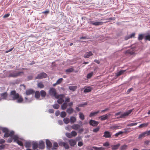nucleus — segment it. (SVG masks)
<instances>
[{"mask_svg":"<svg viewBox=\"0 0 150 150\" xmlns=\"http://www.w3.org/2000/svg\"><path fill=\"white\" fill-rule=\"evenodd\" d=\"M16 100V102L21 103L23 101V98L19 94L16 93L15 90L11 91L8 96L7 92L1 93L0 96V100Z\"/></svg>","mask_w":150,"mask_h":150,"instance_id":"nucleus-1","label":"nucleus"},{"mask_svg":"<svg viewBox=\"0 0 150 150\" xmlns=\"http://www.w3.org/2000/svg\"><path fill=\"white\" fill-rule=\"evenodd\" d=\"M10 71L12 72L9 74L8 76V77L16 78L18 76H21L24 74V72L23 71H19L16 72L15 70H11Z\"/></svg>","mask_w":150,"mask_h":150,"instance_id":"nucleus-2","label":"nucleus"},{"mask_svg":"<svg viewBox=\"0 0 150 150\" xmlns=\"http://www.w3.org/2000/svg\"><path fill=\"white\" fill-rule=\"evenodd\" d=\"M50 95L52 96L55 97L56 98H58L59 95H57V91L55 88H51L49 91Z\"/></svg>","mask_w":150,"mask_h":150,"instance_id":"nucleus-3","label":"nucleus"},{"mask_svg":"<svg viewBox=\"0 0 150 150\" xmlns=\"http://www.w3.org/2000/svg\"><path fill=\"white\" fill-rule=\"evenodd\" d=\"M88 22L89 24L95 26H98L99 25H101L103 24V22H98L97 21H93L91 19L88 20Z\"/></svg>","mask_w":150,"mask_h":150,"instance_id":"nucleus-4","label":"nucleus"},{"mask_svg":"<svg viewBox=\"0 0 150 150\" xmlns=\"http://www.w3.org/2000/svg\"><path fill=\"white\" fill-rule=\"evenodd\" d=\"M13 142L17 143L18 144L21 146H23V143L22 142L19 141V139H22L19 138L17 135H15L13 136Z\"/></svg>","mask_w":150,"mask_h":150,"instance_id":"nucleus-5","label":"nucleus"},{"mask_svg":"<svg viewBox=\"0 0 150 150\" xmlns=\"http://www.w3.org/2000/svg\"><path fill=\"white\" fill-rule=\"evenodd\" d=\"M132 111V110L130 109L123 113L122 112L121 115L117 117V118L119 119L120 118H124L126 116H128L131 113Z\"/></svg>","mask_w":150,"mask_h":150,"instance_id":"nucleus-6","label":"nucleus"},{"mask_svg":"<svg viewBox=\"0 0 150 150\" xmlns=\"http://www.w3.org/2000/svg\"><path fill=\"white\" fill-rule=\"evenodd\" d=\"M47 74L45 72H42L38 74L37 76L35 78V79H41L43 78H45L47 77Z\"/></svg>","mask_w":150,"mask_h":150,"instance_id":"nucleus-7","label":"nucleus"},{"mask_svg":"<svg viewBox=\"0 0 150 150\" xmlns=\"http://www.w3.org/2000/svg\"><path fill=\"white\" fill-rule=\"evenodd\" d=\"M89 123L91 126L96 127L98 125L99 122L94 120H91L89 122Z\"/></svg>","mask_w":150,"mask_h":150,"instance_id":"nucleus-8","label":"nucleus"},{"mask_svg":"<svg viewBox=\"0 0 150 150\" xmlns=\"http://www.w3.org/2000/svg\"><path fill=\"white\" fill-rule=\"evenodd\" d=\"M35 93V91L33 89H27L25 91V94L27 96L33 94Z\"/></svg>","mask_w":150,"mask_h":150,"instance_id":"nucleus-9","label":"nucleus"},{"mask_svg":"<svg viewBox=\"0 0 150 150\" xmlns=\"http://www.w3.org/2000/svg\"><path fill=\"white\" fill-rule=\"evenodd\" d=\"M111 133L108 131H105L104 132V134L103 136L105 138H110L111 137Z\"/></svg>","mask_w":150,"mask_h":150,"instance_id":"nucleus-10","label":"nucleus"},{"mask_svg":"<svg viewBox=\"0 0 150 150\" xmlns=\"http://www.w3.org/2000/svg\"><path fill=\"white\" fill-rule=\"evenodd\" d=\"M38 148L40 149H43L44 148L45 142L42 140H40L39 142V144H38Z\"/></svg>","mask_w":150,"mask_h":150,"instance_id":"nucleus-11","label":"nucleus"},{"mask_svg":"<svg viewBox=\"0 0 150 150\" xmlns=\"http://www.w3.org/2000/svg\"><path fill=\"white\" fill-rule=\"evenodd\" d=\"M93 55L92 52L91 51L86 52L84 55V57L85 58H88L90 56Z\"/></svg>","mask_w":150,"mask_h":150,"instance_id":"nucleus-12","label":"nucleus"},{"mask_svg":"<svg viewBox=\"0 0 150 150\" xmlns=\"http://www.w3.org/2000/svg\"><path fill=\"white\" fill-rule=\"evenodd\" d=\"M46 143L47 148L50 149V148L52 147V144L51 142L48 139H47L46 141Z\"/></svg>","mask_w":150,"mask_h":150,"instance_id":"nucleus-13","label":"nucleus"},{"mask_svg":"<svg viewBox=\"0 0 150 150\" xmlns=\"http://www.w3.org/2000/svg\"><path fill=\"white\" fill-rule=\"evenodd\" d=\"M69 142L70 145L72 146H74L76 144V141L74 139H70L69 141Z\"/></svg>","mask_w":150,"mask_h":150,"instance_id":"nucleus-14","label":"nucleus"},{"mask_svg":"<svg viewBox=\"0 0 150 150\" xmlns=\"http://www.w3.org/2000/svg\"><path fill=\"white\" fill-rule=\"evenodd\" d=\"M110 115V114L107 115L106 114L101 116L99 117L100 118V119L101 120H104L107 119Z\"/></svg>","mask_w":150,"mask_h":150,"instance_id":"nucleus-15","label":"nucleus"},{"mask_svg":"<svg viewBox=\"0 0 150 150\" xmlns=\"http://www.w3.org/2000/svg\"><path fill=\"white\" fill-rule=\"evenodd\" d=\"M80 127V125L78 124H74L71 126V128L75 130H77L79 129Z\"/></svg>","mask_w":150,"mask_h":150,"instance_id":"nucleus-16","label":"nucleus"},{"mask_svg":"<svg viewBox=\"0 0 150 150\" xmlns=\"http://www.w3.org/2000/svg\"><path fill=\"white\" fill-rule=\"evenodd\" d=\"M74 111V109L71 107H69L66 110L67 112L69 115L72 113Z\"/></svg>","mask_w":150,"mask_h":150,"instance_id":"nucleus-17","label":"nucleus"},{"mask_svg":"<svg viewBox=\"0 0 150 150\" xmlns=\"http://www.w3.org/2000/svg\"><path fill=\"white\" fill-rule=\"evenodd\" d=\"M70 121L71 124L74 123L76 121V118L75 117L72 116L70 117Z\"/></svg>","mask_w":150,"mask_h":150,"instance_id":"nucleus-18","label":"nucleus"},{"mask_svg":"<svg viewBox=\"0 0 150 150\" xmlns=\"http://www.w3.org/2000/svg\"><path fill=\"white\" fill-rule=\"evenodd\" d=\"M32 144L33 145V148L34 149H37L38 147V143L36 142H33Z\"/></svg>","mask_w":150,"mask_h":150,"instance_id":"nucleus-19","label":"nucleus"},{"mask_svg":"<svg viewBox=\"0 0 150 150\" xmlns=\"http://www.w3.org/2000/svg\"><path fill=\"white\" fill-rule=\"evenodd\" d=\"M120 144H118L116 145H112L111 146L112 149V150H116L117 149L119 146H120Z\"/></svg>","mask_w":150,"mask_h":150,"instance_id":"nucleus-20","label":"nucleus"},{"mask_svg":"<svg viewBox=\"0 0 150 150\" xmlns=\"http://www.w3.org/2000/svg\"><path fill=\"white\" fill-rule=\"evenodd\" d=\"M99 112V111L98 110L96 112H92L90 113L89 115V117H92L95 116L96 114Z\"/></svg>","mask_w":150,"mask_h":150,"instance_id":"nucleus-21","label":"nucleus"},{"mask_svg":"<svg viewBox=\"0 0 150 150\" xmlns=\"http://www.w3.org/2000/svg\"><path fill=\"white\" fill-rule=\"evenodd\" d=\"M79 115L80 119L82 120H83L85 119V116L83 113L80 112L79 113Z\"/></svg>","mask_w":150,"mask_h":150,"instance_id":"nucleus-22","label":"nucleus"},{"mask_svg":"<svg viewBox=\"0 0 150 150\" xmlns=\"http://www.w3.org/2000/svg\"><path fill=\"white\" fill-rule=\"evenodd\" d=\"M146 135H147V133L146 131L140 134L138 138L139 139H141L142 138L144 137Z\"/></svg>","mask_w":150,"mask_h":150,"instance_id":"nucleus-23","label":"nucleus"},{"mask_svg":"<svg viewBox=\"0 0 150 150\" xmlns=\"http://www.w3.org/2000/svg\"><path fill=\"white\" fill-rule=\"evenodd\" d=\"M0 129H1L3 132L4 133L8 132H9L8 129L7 128L2 127H0Z\"/></svg>","mask_w":150,"mask_h":150,"instance_id":"nucleus-24","label":"nucleus"},{"mask_svg":"<svg viewBox=\"0 0 150 150\" xmlns=\"http://www.w3.org/2000/svg\"><path fill=\"white\" fill-rule=\"evenodd\" d=\"M35 93V97L37 99L39 98L40 96V94L39 91H37Z\"/></svg>","mask_w":150,"mask_h":150,"instance_id":"nucleus-25","label":"nucleus"},{"mask_svg":"<svg viewBox=\"0 0 150 150\" xmlns=\"http://www.w3.org/2000/svg\"><path fill=\"white\" fill-rule=\"evenodd\" d=\"M69 88L70 90L72 91H75L77 88V86H69Z\"/></svg>","mask_w":150,"mask_h":150,"instance_id":"nucleus-26","label":"nucleus"},{"mask_svg":"<svg viewBox=\"0 0 150 150\" xmlns=\"http://www.w3.org/2000/svg\"><path fill=\"white\" fill-rule=\"evenodd\" d=\"M92 148L94 149L95 150H104V148L102 147H97L96 146H93ZM90 150H93V149H90Z\"/></svg>","mask_w":150,"mask_h":150,"instance_id":"nucleus-27","label":"nucleus"},{"mask_svg":"<svg viewBox=\"0 0 150 150\" xmlns=\"http://www.w3.org/2000/svg\"><path fill=\"white\" fill-rule=\"evenodd\" d=\"M92 90V88L90 87H88L86 88L84 90V93H88L90 92Z\"/></svg>","mask_w":150,"mask_h":150,"instance_id":"nucleus-28","label":"nucleus"},{"mask_svg":"<svg viewBox=\"0 0 150 150\" xmlns=\"http://www.w3.org/2000/svg\"><path fill=\"white\" fill-rule=\"evenodd\" d=\"M58 147V144L56 142H54L53 143V146L52 148V150H56L57 148Z\"/></svg>","mask_w":150,"mask_h":150,"instance_id":"nucleus-29","label":"nucleus"},{"mask_svg":"<svg viewBox=\"0 0 150 150\" xmlns=\"http://www.w3.org/2000/svg\"><path fill=\"white\" fill-rule=\"evenodd\" d=\"M67 103L64 102L61 105V109L62 110H65L67 107V105L66 104Z\"/></svg>","mask_w":150,"mask_h":150,"instance_id":"nucleus-30","label":"nucleus"},{"mask_svg":"<svg viewBox=\"0 0 150 150\" xmlns=\"http://www.w3.org/2000/svg\"><path fill=\"white\" fill-rule=\"evenodd\" d=\"M31 146V142L30 141L26 142L25 143V147L26 148H30Z\"/></svg>","mask_w":150,"mask_h":150,"instance_id":"nucleus-31","label":"nucleus"},{"mask_svg":"<svg viewBox=\"0 0 150 150\" xmlns=\"http://www.w3.org/2000/svg\"><path fill=\"white\" fill-rule=\"evenodd\" d=\"M40 94L42 97H44L46 95V93L44 90H41L40 92Z\"/></svg>","mask_w":150,"mask_h":150,"instance_id":"nucleus-32","label":"nucleus"},{"mask_svg":"<svg viewBox=\"0 0 150 150\" xmlns=\"http://www.w3.org/2000/svg\"><path fill=\"white\" fill-rule=\"evenodd\" d=\"M149 123H146L143 124H142L140 125L138 127L139 128H142L143 127H146L147 126Z\"/></svg>","mask_w":150,"mask_h":150,"instance_id":"nucleus-33","label":"nucleus"},{"mask_svg":"<svg viewBox=\"0 0 150 150\" xmlns=\"http://www.w3.org/2000/svg\"><path fill=\"white\" fill-rule=\"evenodd\" d=\"M144 38V34H139L138 37V40H142Z\"/></svg>","mask_w":150,"mask_h":150,"instance_id":"nucleus-34","label":"nucleus"},{"mask_svg":"<svg viewBox=\"0 0 150 150\" xmlns=\"http://www.w3.org/2000/svg\"><path fill=\"white\" fill-rule=\"evenodd\" d=\"M63 121L66 124H67L69 122V119L67 117H66L64 119Z\"/></svg>","mask_w":150,"mask_h":150,"instance_id":"nucleus-35","label":"nucleus"},{"mask_svg":"<svg viewBox=\"0 0 150 150\" xmlns=\"http://www.w3.org/2000/svg\"><path fill=\"white\" fill-rule=\"evenodd\" d=\"M58 99L57 102L58 104H62L64 102V100L63 99L59 98Z\"/></svg>","mask_w":150,"mask_h":150,"instance_id":"nucleus-36","label":"nucleus"},{"mask_svg":"<svg viewBox=\"0 0 150 150\" xmlns=\"http://www.w3.org/2000/svg\"><path fill=\"white\" fill-rule=\"evenodd\" d=\"M87 104V102H84L83 103H80L78 105V106L79 107H83L84 106L86 105Z\"/></svg>","mask_w":150,"mask_h":150,"instance_id":"nucleus-37","label":"nucleus"},{"mask_svg":"<svg viewBox=\"0 0 150 150\" xmlns=\"http://www.w3.org/2000/svg\"><path fill=\"white\" fill-rule=\"evenodd\" d=\"M74 71V69L72 68H70L67 69L66 70V72L67 73L70 72H73Z\"/></svg>","mask_w":150,"mask_h":150,"instance_id":"nucleus-38","label":"nucleus"},{"mask_svg":"<svg viewBox=\"0 0 150 150\" xmlns=\"http://www.w3.org/2000/svg\"><path fill=\"white\" fill-rule=\"evenodd\" d=\"M137 123L135 122V123H130L129 124H128L127 125V126L128 127H132L134 126H135L137 125Z\"/></svg>","mask_w":150,"mask_h":150,"instance_id":"nucleus-39","label":"nucleus"},{"mask_svg":"<svg viewBox=\"0 0 150 150\" xmlns=\"http://www.w3.org/2000/svg\"><path fill=\"white\" fill-rule=\"evenodd\" d=\"M25 102L30 103L32 102V101L33 100V99L32 98L28 99L27 97H25Z\"/></svg>","mask_w":150,"mask_h":150,"instance_id":"nucleus-40","label":"nucleus"},{"mask_svg":"<svg viewBox=\"0 0 150 150\" xmlns=\"http://www.w3.org/2000/svg\"><path fill=\"white\" fill-rule=\"evenodd\" d=\"M66 115V113L64 111H62L61 112L60 116L62 118L64 117Z\"/></svg>","mask_w":150,"mask_h":150,"instance_id":"nucleus-41","label":"nucleus"},{"mask_svg":"<svg viewBox=\"0 0 150 150\" xmlns=\"http://www.w3.org/2000/svg\"><path fill=\"white\" fill-rule=\"evenodd\" d=\"M145 40L150 41V35H148L145 36L144 37Z\"/></svg>","mask_w":150,"mask_h":150,"instance_id":"nucleus-42","label":"nucleus"},{"mask_svg":"<svg viewBox=\"0 0 150 150\" xmlns=\"http://www.w3.org/2000/svg\"><path fill=\"white\" fill-rule=\"evenodd\" d=\"M125 71V70H121L117 72V76H119L122 74Z\"/></svg>","mask_w":150,"mask_h":150,"instance_id":"nucleus-43","label":"nucleus"},{"mask_svg":"<svg viewBox=\"0 0 150 150\" xmlns=\"http://www.w3.org/2000/svg\"><path fill=\"white\" fill-rule=\"evenodd\" d=\"M52 106L54 109H57L59 108V105L57 104L56 103L52 105Z\"/></svg>","mask_w":150,"mask_h":150,"instance_id":"nucleus-44","label":"nucleus"},{"mask_svg":"<svg viewBox=\"0 0 150 150\" xmlns=\"http://www.w3.org/2000/svg\"><path fill=\"white\" fill-rule=\"evenodd\" d=\"M100 129V127H98L96 128L93 129V132H94L96 133Z\"/></svg>","mask_w":150,"mask_h":150,"instance_id":"nucleus-45","label":"nucleus"},{"mask_svg":"<svg viewBox=\"0 0 150 150\" xmlns=\"http://www.w3.org/2000/svg\"><path fill=\"white\" fill-rule=\"evenodd\" d=\"M38 86L40 88H42L44 87V85L42 83L40 82L38 84Z\"/></svg>","mask_w":150,"mask_h":150,"instance_id":"nucleus-46","label":"nucleus"},{"mask_svg":"<svg viewBox=\"0 0 150 150\" xmlns=\"http://www.w3.org/2000/svg\"><path fill=\"white\" fill-rule=\"evenodd\" d=\"M62 80L63 79L62 78H60L59 79L56 81V83L58 84H60L62 82Z\"/></svg>","mask_w":150,"mask_h":150,"instance_id":"nucleus-47","label":"nucleus"},{"mask_svg":"<svg viewBox=\"0 0 150 150\" xmlns=\"http://www.w3.org/2000/svg\"><path fill=\"white\" fill-rule=\"evenodd\" d=\"M123 134V132H122V131H120L117 133H116L115 135H114L116 137H118L119 135H121V134Z\"/></svg>","mask_w":150,"mask_h":150,"instance_id":"nucleus-48","label":"nucleus"},{"mask_svg":"<svg viewBox=\"0 0 150 150\" xmlns=\"http://www.w3.org/2000/svg\"><path fill=\"white\" fill-rule=\"evenodd\" d=\"M93 72H91L89 74H88L87 75V77L88 79L90 78L93 76Z\"/></svg>","mask_w":150,"mask_h":150,"instance_id":"nucleus-49","label":"nucleus"},{"mask_svg":"<svg viewBox=\"0 0 150 150\" xmlns=\"http://www.w3.org/2000/svg\"><path fill=\"white\" fill-rule=\"evenodd\" d=\"M72 137H75L77 135V133L75 131H72L71 132Z\"/></svg>","mask_w":150,"mask_h":150,"instance_id":"nucleus-50","label":"nucleus"},{"mask_svg":"<svg viewBox=\"0 0 150 150\" xmlns=\"http://www.w3.org/2000/svg\"><path fill=\"white\" fill-rule=\"evenodd\" d=\"M66 135V136L68 138H71L72 137L71 133H67Z\"/></svg>","mask_w":150,"mask_h":150,"instance_id":"nucleus-51","label":"nucleus"},{"mask_svg":"<svg viewBox=\"0 0 150 150\" xmlns=\"http://www.w3.org/2000/svg\"><path fill=\"white\" fill-rule=\"evenodd\" d=\"M65 149H68L69 148V146L68 144L67 143H65V144L63 146Z\"/></svg>","mask_w":150,"mask_h":150,"instance_id":"nucleus-52","label":"nucleus"},{"mask_svg":"<svg viewBox=\"0 0 150 150\" xmlns=\"http://www.w3.org/2000/svg\"><path fill=\"white\" fill-rule=\"evenodd\" d=\"M33 77L32 75H30L28 76L27 78V80L29 81L32 80L33 78Z\"/></svg>","mask_w":150,"mask_h":150,"instance_id":"nucleus-53","label":"nucleus"},{"mask_svg":"<svg viewBox=\"0 0 150 150\" xmlns=\"http://www.w3.org/2000/svg\"><path fill=\"white\" fill-rule=\"evenodd\" d=\"M14 133V132L13 131H11L10 132V133H9L10 137H13V136H14L13 135Z\"/></svg>","mask_w":150,"mask_h":150,"instance_id":"nucleus-54","label":"nucleus"},{"mask_svg":"<svg viewBox=\"0 0 150 150\" xmlns=\"http://www.w3.org/2000/svg\"><path fill=\"white\" fill-rule=\"evenodd\" d=\"M130 129V127H128L124 129L123 130H124V131H122V132H123V134L124 133H126L128 131V129Z\"/></svg>","mask_w":150,"mask_h":150,"instance_id":"nucleus-55","label":"nucleus"},{"mask_svg":"<svg viewBox=\"0 0 150 150\" xmlns=\"http://www.w3.org/2000/svg\"><path fill=\"white\" fill-rule=\"evenodd\" d=\"M9 136H10L9 135V133H8V132L5 133L4 135V137H9Z\"/></svg>","mask_w":150,"mask_h":150,"instance_id":"nucleus-56","label":"nucleus"},{"mask_svg":"<svg viewBox=\"0 0 150 150\" xmlns=\"http://www.w3.org/2000/svg\"><path fill=\"white\" fill-rule=\"evenodd\" d=\"M13 137H11V138L8 139V140H7V142L9 143H10L12 141V140L13 139Z\"/></svg>","mask_w":150,"mask_h":150,"instance_id":"nucleus-57","label":"nucleus"},{"mask_svg":"<svg viewBox=\"0 0 150 150\" xmlns=\"http://www.w3.org/2000/svg\"><path fill=\"white\" fill-rule=\"evenodd\" d=\"M127 146L126 145H124L121 147V149L122 150H124L125 149L127 148Z\"/></svg>","mask_w":150,"mask_h":150,"instance_id":"nucleus-58","label":"nucleus"},{"mask_svg":"<svg viewBox=\"0 0 150 150\" xmlns=\"http://www.w3.org/2000/svg\"><path fill=\"white\" fill-rule=\"evenodd\" d=\"M5 146L4 145H0V150H3L5 149Z\"/></svg>","mask_w":150,"mask_h":150,"instance_id":"nucleus-59","label":"nucleus"},{"mask_svg":"<svg viewBox=\"0 0 150 150\" xmlns=\"http://www.w3.org/2000/svg\"><path fill=\"white\" fill-rule=\"evenodd\" d=\"M65 143L64 142H60L59 143V145L60 146H64L65 144Z\"/></svg>","mask_w":150,"mask_h":150,"instance_id":"nucleus-60","label":"nucleus"},{"mask_svg":"<svg viewBox=\"0 0 150 150\" xmlns=\"http://www.w3.org/2000/svg\"><path fill=\"white\" fill-rule=\"evenodd\" d=\"M83 143L82 142H79L78 143V146L81 147L83 145Z\"/></svg>","mask_w":150,"mask_h":150,"instance_id":"nucleus-61","label":"nucleus"},{"mask_svg":"<svg viewBox=\"0 0 150 150\" xmlns=\"http://www.w3.org/2000/svg\"><path fill=\"white\" fill-rule=\"evenodd\" d=\"M109 145V144L108 142H106L103 144V146H108Z\"/></svg>","mask_w":150,"mask_h":150,"instance_id":"nucleus-62","label":"nucleus"},{"mask_svg":"<svg viewBox=\"0 0 150 150\" xmlns=\"http://www.w3.org/2000/svg\"><path fill=\"white\" fill-rule=\"evenodd\" d=\"M5 141L3 139H0V144H1L5 143Z\"/></svg>","mask_w":150,"mask_h":150,"instance_id":"nucleus-63","label":"nucleus"},{"mask_svg":"<svg viewBox=\"0 0 150 150\" xmlns=\"http://www.w3.org/2000/svg\"><path fill=\"white\" fill-rule=\"evenodd\" d=\"M69 101L70 98L68 96H67L65 99V102L67 103V102H69Z\"/></svg>","mask_w":150,"mask_h":150,"instance_id":"nucleus-64","label":"nucleus"}]
</instances>
